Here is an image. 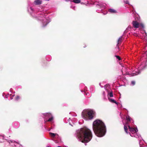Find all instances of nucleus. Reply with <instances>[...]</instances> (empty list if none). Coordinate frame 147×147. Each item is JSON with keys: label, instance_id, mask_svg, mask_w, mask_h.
Instances as JSON below:
<instances>
[{"label": "nucleus", "instance_id": "nucleus-20", "mask_svg": "<svg viewBox=\"0 0 147 147\" xmlns=\"http://www.w3.org/2000/svg\"><path fill=\"white\" fill-rule=\"evenodd\" d=\"M129 122H130L127 121L125 122V123H123V124L124 125H128L129 124Z\"/></svg>", "mask_w": 147, "mask_h": 147}, {"label": "nucleus", "instance_id": "nucleus-17", "mask_svg": "<svg viewBox=\"0 0 147 147\" xmlns=\"http://www.w3.org/2000/svg\"><path fill=\"white\" fill-rule=\"evenodd\" d=\"M115 56L116 57V58L118 59L119 60H120L121 59V58L118 55H115Z\"/></svg>", "mask_w": 147, "mask_h": 147}, {"label": "nucleus", "instance_id": "nucleus-2", "mask_svg": "<svg viewBox=\"0 0 147 147\" xmlns=\"http://www.w3.org/2000/svg\"><path fill=\"white\" fill-rule=\"evenodd\" d=\"M79 136L82 140L81 142L84 143L88 142L92 138L91 131L86 128H81L79 132Z\"/></svg>", "mask_w": 147, "mask_h": 147}, {"label": "nucleus", "instance_id": "nucleus-8", "mask_svg": "<svg viewBox=\"0 0 147 147\" xmlns=\"http://www.w3.org/2000/svg\"><path fill=\"white\" fill-rule=\"evenodd\" d=\"M122 40V39L121 37H120L118 40V41H117L118 43H117V46L118 47V48L119 49V46L118 45L121 42Z\"/></svg>", "mask_w": 147, "mask_h": 147}, {"label": "nucleus", "instance_id": "nucleus-13", "mask_svg": "<svg viewBox=\"0 0 147 147\" xmlns=\"http://www.w3.org/2000/svg\"><path fill=\"white\" fill-rule=\"evenodd\" d=\"M72 1L76 3H78L80 2V0H73Z\"/></svg>", "mask_w": 147, "mask_h": 147}, {"label": "nucleus", "instance_id": "nucleus-1", "mask_svg": "<svg viewBox=\"0 0 147 147\" xmlns=\"http://www.w3.org/2000/svg\"><path fill=\"white\" fill-rule=\"evenodd\" d=\"M93 129L96 135L98 137L103 136L106 132V126L101 121L96 119L93 123Z\"/></svg>", "mask_w": 147, "mask_h": 147}, {"label": "nucleus", "instance_id": "nucleus-22", "mask_svg": "<svg viewBox=\"0 0 147 147\" xmlns=\"http://www.w3.org/2000/svg\"><path fill=\"white\" fill-rule=\"evenodd\" d=\"M14 95H13L12 97H11V99H12L13 98V97L14 96Z\"/></svg>", "mask_w": 147, "mask_h": 147}, {"label": "nucleus", "instance_id": "nucleus-10", "mask_svg": "<svg viewBox=\"0 0 147 147\" xmlns=\"http://www.w3.org/2000/svg\"><path fill=\"white\" fill-rule=\"evenodd\" d=\"M124 130H125V132L127 134L128 133V131L127 127V126L126 125H124Z\"/></svg>", "mask_w": 147, "mask_h": 147}, {"label": "nucleus", "instance_id": "nucleus-7", "mask_svg": "<svg viewBox=\"0 0 147 147\" xmlns=\"http://www.w3.org/2000/svg\"><path fill=\"white\" fill-rule=\"evenodd\" d=\"M34 2L36 5H40L42 3V1L40 0H35Z\"/></svg>", "mask_w": 147, "mask_h": 147}, {"label": "nucleus", "instance_id": "nucleus-5", "mask_svg": "<svg viewBox=\"0 0 147 147\" xmlns=\"http://www.w3.org/2000/svg\"><path fill=\"white\" fill-rule=\"evenodd\" d=\"M128 127L129 129V131L133 134L136 133L138 131L137 129L130 127L129 125H128Z\"/></svg>", "mask_w": 147, "mask_h": 147}, {"label": "nucleus", "instance_id": "nucleus-12", "mask_svg": "<svg viewBox=\"0 0 147 147\" xmlns=\"http://www.w3.org/2000/svg\"><path fill=\"white\" fill-rule=\"evenodd\" d=\"M97 5L100 6V7H103L105 6V5L102 3H99L97 4Z\"/></svg>", "mask_w": 147, "mask_h": 147}, {"label": "nucleus", "instance_id": "nucleus-6", "mask_svg": "<svg viewBox=\"0 0 147 147\" xmlns=\"http://www.w3.org/2000/svg\"><path fill=\"white\" fill-rule=\"evenodd\" d=\"M111 13H117V11L113 9H109L108 10Z\"/></svg>", "mask_w": 147, "mask_h": 147}, {"label": "nucleus", "instance_id": "nucleus-11", "mask_svg": "<svg viewBox=\"0 0 147 147\" xmlns=\"http://www.w3.org/2000/svg\"><path fill=\"white\" fill-rule=\"evenodd\" d=\"M50 136L52 137H54L57 134H56L53 133L51 132L49 133Z\"/></svg>", "mask_w": 147, "mask_h": 147}, {"label": "nucleus", "instance_id": "nucleus-16", "mask_svg": "<svg viewBox=\"0 0 147 147\" xmlns=\"http://www.w3.org/2000/svg\"><path fill=\"white\" fill-rule=\"evenodd\" d=\"M109 96L110 97H112L113 96L112 91L111 92L109 93Z\"/></svg>", "mask_w": 147, "mask_h": 147}, {"label": "nucleus", "instance_id": "nucleus-4", "mask_svg": "<svg viewBox=\"0 0 147 147\" xmlns=\"http://www.w3.org/2000/svg\"><path fill=\"white\" fill-rule=\"evenodd\" d=\"M139 24L136 21H133L132 22V24L133 27L136 28H138L139 27Z\"/></svg>", "mask_w": 147, "mask_h": 147}, {"label": "nucleus", "instance_id": "nucleus-21", "mask_svg": "<svg viewBox=\"0 0 147 147\" xmlns=\"http://www.w3.org/2000/svg\"><path fill=\"white\" fill-rule=\"evenodd\" d=\"M131 84H132L133 86H134L135 84V82L134 81H132L131 82Z\"/></svg>", "mask_w": 147, "mask_h": 147}, {"label": "nucleus", "instance_id": "nucleus-19", "mask_svg": "<svg viewBox=\"0 0 147 147\" xmlns=\"http://www.w3.org/2000/svg\"><path fill=\"white\" fill-rule=\"evenodd\" d=\"M53 118L52 117H51L48 119V121H51L53 120Z\"/></svg>", "mask_w": 147, "mask_h": 147}, {"label": "nucleus", "instance_id": "nucleus-14", "mask_svg": "<svg viewBox=\"0 0 147 147\" xmlns=\"http://www.w3.org/2000/svg\"><path fill=\"white\" fill-rule=\"evenodd\" d=\"M126 120L127 121L130 122V119L129 117L128 116L126 117Z\"/></svg>", "mask_w": 147, "mask_h": 147}, {"label": "nucleus", "instance_id": "nucleus-18", "mask_svg": "<svg viewBox=\"0 0 147 147\" xmlns=\"http://www.w3.org/2000/svg\"><path fill=\"white\" fill-rule=\"evenodd\" d=\"M20 98V97L19 96H17L15 98V99L16 100H19Z\"/></svg>", "mask_w": 147, "mask_h": 147}, {"label": "nucleus", "instance_id": "nucleus-9", "mask_svg": "<svg viewBox=\"0 0 147 147\" xmlns=\"http://www.w3.org/2000/svg\"><path fill=\"white\" fill-rule=\"evenodd\" d=\"M109 99L111 102L113 103H115L116 104H117L116 101L115 100H114V99H112L111 98H109Z\"/></svg>", "mask_w": 147, "mask_h": 147}, {"label": "nucleus", "instance_id": "nucleus-23", "mask_svg": "<svg viewBox=\"0 0 147 147\" xmlns=\"http://www.w3.org/2000/svg\"><path fill=\"white\" fill-rule=\"evenodd\" d=\"M57 147H62L60 146H57Z\"/></svg>", "mask_w": 147, "mask_h": 147}, {"label": "nucleus", "instance_id": "nucleus-24", "mask_svg": "<svg viewBox=\"0 0 147 147\" xmlns=\"http://www.w3.org/2000/svg\"><path fill=\"white\" fill-rule=\"evenodd\" d=\"M47 147H49V146H48Z\"/></svg>", "mask_w": 147, "mask_h": 147}, {"label": "nucleus", "instance_id": "nucleus-3", "mask_svg": "<svg viewBox=\"0 0 147 147\" xmlns=\"http://www.w3.org/2000/svg\"><path fill=\"white\" fill-rule=\"evenodd\" d=\"M96 112L93 110H84L82 112L83 118L86 119L91 120L93 118L95 115Z\"/></svg>", "mask_w": 147, "mask_h": 147}, {"label": "nucleus", "instance_id": "nucleus-15", "mask_svg": "<svg viewBox=\"0 0 147 147\" xmlns=\"http://www.w3.org/2000/svg\"><path fill=\"white\" fill-rule=\"evenodd\" d=\"M140 27L141 28H143L144 27V26L143 24L142 23H140L139 24V27Z\"/></svg>", "mask_w": 147, "mask_h": 147}]
</instances>
